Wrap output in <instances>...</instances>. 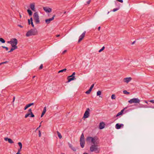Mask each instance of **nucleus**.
<instances>
[{"instance_id":"nucleus-53","label":"nucleus","mask_w":154,"mask_h":154,"mask_svg":"<svg viewBox=\"0 0 154 154\" xmlns=\"http://www.w3.org/2000/svg\"><path fill=\"white\" fill-rule=\"evenodd\" d=\"M100 26L98 28V30L99 31L100 30Z\"/></svg>"},{"instance_id":"nucleus-45","label":"nucleus","mask_w":154,"mask_h":154,"mask_svg":"<svg viewBox=\"0 0 154 154\" xmlns=\"http://www.w3.org/2000/svg\"><path fill=\"white\" fill-rule=\"evenodd\" d=\"M18 26H19V27H21V28H23V26H21V25H19H19H18Z\"/></svg>"},{"instance_id":"nucleus-24","label":"nucleus","mask_w":154,"mask_h":154,"mask_svg":"<svg viewBox=\"0 0 154 154\" xmlns=\"http://www.w3.org/2000/svg\"><path fill=\"white\" fill-rule=\"evenodd\" d=\"M57 135L59 137V138L60 139H61L62 137V136L60 133L58 131H57Z\"/></svg>"},{"instance_id":"nucleus-38","label":"nucleus","mask_w":154,"mask_h":154,"mask_svg":"<svg viewBox=\"0 0 154 154\" xmlns=\"http://www.w3.org/2000/svg\"><path fill=\"white\" fill-rule=\"evenodd\" d=\"M117 1L119 2H121V3H123V0H116Z\"/></svg>"},{"instance_id":"nucleus-7","label":"nucleus","mask_w":154,"mask_h":154,"mask_svg":"<svg viewBox=\"0 0 154 154\" xmlns=\"http://www.w3.org/2000/svg\"><path fill=\"white\" fill-rule=\"evenodd\" d=\"M140 100L137 98H134L131 99L128 101V102L130 104L133 103H139L140 102Z\"/></svg>"},{"instance_id":"nucleus-47","label":"nucleus","mask_w":154,"mask_h":154,"mask_svg":"<svg viewBox=\"0 0 154 154\" xmlns=\"http://www.w3.org/2000/svg\"><path fill=\"white\" fill-rule=\"evenodd\" d=\"M67 51L66 50H65L62 53L63 54H64L65 53H66V52Z\"/></svg>"},{"instance_id":"nucleus-2","label":"nucleus","mask_w":154,"mask_h":154,"mask_svg":"<svg viewBox=\"0 0 154 154\" xmlns=\"http://www.w3.org/2000/svg\"><path fill=\"white\" fill-rule=\"evenodd\" d=\"M8 42L10 44L12 47L8 52H11L17 48V46H16L17 43V39H12L11 41H8Z\"/></svg>"},{"instance_id":"nucleus-1","label":"nucleus","mask_w":154,"mask_h":154,"mask_svg":"<svg viewBox=\"0 0 154 154\" xmlns=\"http://www.w3.org/2000/svg\"><path fill=\"white\" fill-rule=\"evenodd\" d=\"M86 141L88 142L91 143L93 144H97L99 143V138L97 137H88L86 138Z\"/></svg>"},{"instance_id":"nucleus-14","label":"nucleus","mask_w":154,"mask_h":154,"mask_svg":"<svg viewBox=\"0 0 154 154\" xmlns=\"http://www.w3.org/2000/svg\"><path fill=\"white\" fill-rule=\"evenodd\" d=\"M30 7L31 9L34 11H35V5L34 3L31 4L30 5Z\"/></svg>"},{"instance_id":"nucleus-37","label":"nucleus","mask_w":154,"mask_h":154,"mask_svg":"<svg viewBox=\"0 0 154 154\" xmlns=\"http://www.w3.org/2000/svg\"><path fill=\"white\" fill-rule=\"evenodd\" d=\"M31 115V117H33L35 116L32 113H30V115Z\"/></svg>"},{"instance_id":"nucleus-58","label":"nucleus","mask_w":154,"mask_h":154,"mask_svg":"<svg viewBox=\"0 0 154 154\" xmlns=\"http://www.w3.org/2000/svg\"><path fill=\"white\" fill-rule=\"evenodd\" d=\"M83 154H88L87 153H84Z\"/></svg>"},{"instance_id":"nucleus-26","label":"nucleus","mask_w":154,"mask_h":154,"mask_svg":"<svg viewBox=\"0 0 154 154\" xmlns=\"http://www.w3.org/2000/svg\"><path fill=\"white\" fill-rule=\"evenodd\" d=\"M111 98L112 99H116V96L115 94H112L111 96Z\"/></svg>"},{"instance_id":"nucleus-4","label":"nucleus","mask_w":154,"mask_h":154,"mask_svg":"<svg viewBox=\"0 0 154 154\" xmlns=\"http://www.w3.org/2000/svg\"><path fill=\"white\" fill-rule=\"evenodd\" d=\"M37 34L38 32L36 29H31L27 32L26 34V36L29 37L31 35H36Z\"/></svg>"},{"instance_id":"nucleus-12","label":"nucleus","mask_w":154,"mask_h":154,"mask_svg":"<svg viewBox=\"0 0 154 154\" xmlns=\"http://www.w3.org/2000/svg\"><path fill=\"white\" fill-rule=\"evenodd\" d=\"M132 79V78L131 77L126 78L124 79V82L127 83H128Z\"/></svg>"},{"instance_id":"nucleus-6","label":"nucleus","mask_w":154,"mask_h":154,"mask_svg":"<svg viewBox=\"0 0 154 154\" xmlns=\"http://www.w3.org/2000/svg\"><path fill=\"white\" fill-rule=\"evenodd\" d=\"M80 142L81 147L82 148H83L84 146L85 141L84 135L83 133H82L81 135L80 140Z\"/></svg>"},{"instance_id":"nucleus-51","label":"nucleus","mask_w":154,"mask_h":154,"mask_svg":"<svg viewBox=\"0 0 154 154\" xmlns=\"http://www.w3.org/2000/svg\"><path fill=\"white\" fill-rule=\"evenodd\" d=\"M15 100V97H14L13 98V102H14Z\"/></svg>"},{"instance_id":"nucleus-21","label":"nucleus","mask_w":154,"mask_h":154,"mask_svg":"<svg viewBox=\"0 0 154 154\" xmlns=\"http://www.w3.org/2000/svg\"><path fill=\"white\" fill-rule=\"evenodd\" d=\"M46 111V107H45L44 108V109H43V112H42V113L41 114V117H42L43 116V115L45 113Z\"/></svg>"},{"instance_id":"nucleus-63","label":"nucleus","mask_w":154,"mask_h":154,"mask_svg":"<svg viewBox=\"0 0 154 154\" xmlns=\"http://www.w3.org/2000/svg\"><path fill=\"white\" fill-rule=\"evenodd\" d=\"M109 12H108V14H109Z\"/></svg>"},{"instance_id":"nucleus-28","label":"nucleus","mask_w":154,"mask_h":154,"mask_svg":"<svg viewBox=\"0 0 154 154\" xmlns=\"http://www.w3.org/2000/svg\"><path fill=\"white\" fill-rule=\"evenodd\" d=\"M101 92L100 91H98L97 93V96H99L101 95Z\"/></svg>"},{"instance_id":"nucleus-50","label":"nucleus","mask_w":154,"mask_h":154,"mask_svg":"<svg viewBox=\"0 0 154 154\" xmlns=\"http://www.w3.org/2000/svg\"><path fill=\"white\" fill-rule=\"evenodd\" d=\"M7 62V61H5V62H3L2 63V64H3L6 63Z\"/></svg>"},{"instance_id":"nucleus-39","label":"nucleus","mask_w":154,"mask_h":154,"mask_svg":"<svg viewBox=\"0 0 154 154\" xmlns=\"http://www.w3.org/2000/svg\"><path fill=\"white\" fill-rule=\"evenodd\" d=\"M42 67H43V65L42 64L40 66L39 68L40 69H41L42 68Z\"/></svg>"},{"instance_id":"nucleus-48","label":"nucleus","mask_w":154,"mask_h":154,"mask_svg":"<svg viewBox=\"0 0 154 154\" xmlns=\"http://www.w3.org/2000/svg\"><path fill=\"white\" fill-rule=\"evenodd\" d=\"M30 20H31V22H32L33 20H32V17H31L30 18V19H29Z\"/></svg>"},{"instance_id":"nucleus-20","label":"nucleus","mask_w":154,"mask_h":154,"mask_svg":"<svg viewBox=\"0 0 154 154\" xmlns=\"http://www.w3.org/2000/svg\"><path fill=\"white\" fill-rule=\"evenodd\" d=\"M86 32V31L84 32L79 36V38H83L85 35Z\"/></svg>"},{"instance_id":"nucleus-60","label":"nucleus","mask_w":154,"mask_h":154,"mask_svg":"<svg viewBox=\"0 0 154 154\" xmlns=\"http://www.w3.org/2000/svg\"><path fill=\"white\" fill-rule=\"evenodd\" d=\"M66 11L64 12V14H65L66 13Z\"/></svg>"},{"instance_id":"nucleus-57","label":"nucleus","mask_w":154,"mask_h":154,"mask_svg":"<svg viewBox=\"0 0 154 154\" xmlns=\"http://www.w3.org/2000/svg\"><path fill=\"white\" fill-rule=\"evenodd\" d=\"M20 18H21V16L20 14Z\"/></svg>"},{"instance_id":"nucleus-8","label":"nucleus","mask_w":154,"mask_h":154,"mask_svg":"<svg viewBox=\"0 0 154 154\" xmlns=\"http://www.w3.org/2000/svg\"><path fill=\"white\" fill-rule=\"evenodd\" d=\"M90 109L89 108H87L84 115L83 118H88L89 116V112Z\"/></svg>"},{"instance_id":"nucleus-46","label":"nucleus","mask_w":154,"mask_h":154,"mask_svg":"<svg viewBox=\"0 0 154 154\" xmlns=\"http://www.w3.org/2000/svg\"><path fill=\"white\" fill-rule=\"evenodd\" d=\"M28 24L29 25H30V20L29 19H28Z\"/></svg>"},{"instance_id":"nucleus-34","label":"nucleus","mask_w":154,"mask_h":154,"mask_svg":"<svg viewBox=\"0 0 154 154\" xmlns=\"http://www.w3.org/2000/svg\"><path fill=\"white\" fill-rule=\"evenodd\" d=\"M119 9V8H114L113 10V11H114V12H115V11L118 10Z\"/></svg>"},{"instance_id":"nucleus-54","label":"nucleus","mask_w":154,"mask_h":154,"mask_svg":"<svg viewBox=\"0 0 154 154\" xmlns=\"http://www.w3.org/2000/svg\"><path fill=\"white\" fill-rule=\"evenodd\" d=\"M20 152H19L18 151L16 153V154H19L20 153Z\"/></svg>"},{"instance_id":"nucleus-9","label":"nucleus","mask_w":154,"mask_h":154,"mask_svg":"<svg viewBox=\"0 0 154 154\" xmlns=\"http://www.w3.org/2000/svg\"><path fill=\"white\" fill-rule=\"evenodd\" d=\"M55 17V15H54L52 18L46 19L45 20V23L47 24H49L50 23V22L51 21L54 20V17Z\"/></svg>"},{"instance_id":"nucleus-43","label":"nucleus","mask_w":154,"mask_h":154,"mask_svg":"<svg viewBox=\"0 0 154 154\" xmlns=\"http://www.w3.org/2000/svg\"><path fill=\"white\" fill-rule=\"evenodd\" d=\"M150 102L152 103H154V100H152L149 101Z\"/></svg>"},{"instance_id":"nucleus-62","label":"nucleus","mask_w":154,"mask_h":154,"mask_svg":"<svg viewBox=\"0 0 154 154\" xmlns=\"http://www.w3.org/2000/svg\"><path fill=\"white\" fill-rule=\"evenodd\" d=\"M1 38H0V39H1Z\"/></svg>"},{"instance_id":"nucleus-23","label":"nucleus","mask_w":154,"mask_h":154,"mask_svg":"<svg viewBox=\"0 0 154 154\" xmlns=\"http://www.w3.org/2000/svg\"><path fill=\"white\" fill-rule=\"evenodd\" d=\"M75 78L74 76H73V77H72V78H69L68 79V82H69L70 81L74 80L75 79Z\"/></svg>"},{"instance_id":"nucleus-3","label":"nucleus","mask_w":154,"mask_h":154,"mask_svg":"<svg viewBox=\"0 0 154 154\" xmlns=\"http://www.w3.org/2000/svg\"><path fill=\"white\" fill-rule=\"evenodd\" d=\"M90 149L91 152L98 153L100 152V148L97 144H92L90 146Z\"/></svg>"},{"instance_id":"nucleus-55","label":"nucleus","mask_w":154,"mask_h":154,"mask_svg":"<svg viewBox=\"0 0 154 154\" xmlns=\"http://www.w3.org/2000/svg\"><path fill=\"white\" fill-rule=\"evenodd\" d=\"M41 126V125L40 124V125H39V127H38V128L37 129H38V128H39Z\"/></svg>"},{"instance_id":"nucleus-18","label":"nucleus","mask_w":154,"mask_h":154,"mask_svg":"<svg viewBox=\"0 0 154 154\" xmlns=\"http://www.w3.org/2000/svg\"><path fill=\"white\" fill-rule=\"evenodd\" d=\"M126 108H125L124 109H122L120 112H119L116 115V116H119L120 115H122L123 112L125 109Z\"/></svg>"},{"instance_id":"nucleus-10","label":"nucleus","mask_w":154,"mask_h":154,"mask_svg":"<svg viewBox=\"0 0 154 154\" xmlns=\"http://www.w3.org/2000/svg\"><path fill=\"white\" fill-rule=\"evenodd\" d=\"M44 10L46 12L50 13L52 9L48 7H44L43 8Z\"/></svg>"},{"instance_id":"nucleus-16","label":"nucleus","mask_w":154,"mask_h":154,"mask_svg":"<svg viewBox=\"0 0 154 154\" xmlns=\"http://www.w3.org/2000/svg\"><path fill=\"white\" fill-rule=\"evenodd\" d=\"M105 124L103 122H101L99 127V128L100 129H102L104 128Z\"/></svg>"},{"instance_id":"nucleus-32","label":"nucleus","mask_w":154,"mask_h":154,"mask_svg":"<svg viewBox=\"0 0 154 154\" xmlns=\"http://www.w3.org/2000/svg\"><path fill=\"white\" fill-rule=\"evenodd\" d=\"M75 75V72H74L72 73V75L69 76L68 77H73V76H74V75Z\"/></svg>"},{"instance_id":"nucleus-35","label":"nucleus","mask_w":154,"mask_h":154,"mask_svg":"<svg viewBox=\"0 0 154 154\" xmlns=\"http://www.w3.org/2000/svg\"><path fill=\"white\" fill-rule=\"evenodd\" d=\"M2 47H3V48L6 49L7 51H8V47H5V46H2Z\"/></svg>"},{"instance_id":"nucleus-44","label":"nucleus","mask_w":154,"mask_h":154,"mask_svg":"<svg viewBox=\"0 0 154 154\" xmlns=\"http://www.w3.org/2000/svg\"><path fill=\"white\" fill-rule=\"evenodd\" d=\"M82 39H79L78 41V43H79L82 40Z\"/></svg>"},{"instance_id":"nucleus-31","label":"nucleus","mask_w":154,"mask_h":154,"mask_svg":"<svg viewBox=\"0 0 154 154\" xmlns=\"http://www.w3.org/2000/svg\"><path fill=\"white\" fill-rule=\"evenodd\" d=\"M30 115V113H28L27 114H26L25 116V118H26L28 117Z\"/></svg>"},{"instance_id":"nucleus-19","label":"nucleus","mask_w":154,"mask_h":154,"mask_svg":"<svg viewBox=\"0 0 154 154\" xmlns=\"http://www.w3.org/2000/svg\"><path fill=\"white\" fill-rule=\"evenodd\" d=\"M18 144L20 146V148L18 149V151L19 152H20L22 147V143L20 142H18Z\"/></svg>"},{"instance_id":"nucleus-27","label":"nucleus","mask_w":154,"mask_h":154,"mask_svg":"<svg viewBox=\"0 0 154 154\" xmlns=\"http://www.w3.org/2000/svg\"><path fill=\"white\" fill-rule=\"evenodd\" d=\"M69 147L72 149V150H73L74 151H76V149L74 147H73L72 146L70 145H69Z\"/></svg>"},{"instance_id":"nucleus-29","label":"nucleus","mask_w":154,"mask_h":154,"mask_svg":"<svg viewBox=\"0 0 154 154\" xmlns=\"http://www.w3.org/2000/svg\"><path fill=\"white\" fill-rule=\"evenodd\" d=\"M105 48V47L104 46H103L101 49L99 51V52H101L103 50H104Z\"/></svg>"},{"instance_id":"nucleus-30","label":"nucleus","mask_w":154,"mask_h":154,"mask_svg":"<svg viewBox=\"0 0 154 154\" xmlns=\"http://www.w3.org/2000/svg\"><path fill=\"white\" fill-rule=\"evenodd\" d=\"M123 92L125 94H129V93L127 92L126 90H124L123 91Z\"/></svg>"},{"instance_id":"nucleus-61","label":"nucleus","mask_w":154,"mask_h":154,"mask_svg":"<svg viewBox=\"0 0 154 154\" xmlns=\"http://www.w3.org/2000/svg\"><path fill=\"white\" fill-rule=\"evenodd\" d=\"M2 63H0V65H2Z\"/></svg>"},{"instance_id":"nucleus-33","label":"nucleus","mask_w":154,"mask_h":154,"mask_svg":"<svg viewBox=\"0 0 154 154\" xmlns=\"http://www.w3.org/2000/svg\"><path fill=\"white\" fill-rule=\"evenodd\" d=\"M0 41L2 43H4L5 42V41L4 39H0Z\"/></svg>"},{"instance_id":"nucleus-15","label":"nucleus","mask_w":154,"mask_h":154,"mask_svg":"<svg viewBox=\"0 0 154 154\" xmlns=\"http://www.w3.org/2000/svg\"><path fill=\"white\" fill-rule=\"evenodd\" d=\"M4 140L6 141H8V142L10 143H14L12 140L10 138L5 137L4 138Z\"/></svg>"},{"instance_id":"nucleus-52","label":"nucleus","mask_w":154,"mask_h":154,"mask_svg":"<svg viewBox=\"0 0 154 154\" xmlns=\"http://www.w3.org/2000/svg\"><path fill=\"white\" fill-rule=\"evenodd\" d=\"M60 36V35H56V37H58Z\"/></svg>"},{"instance_id":"nucleus-42","label":"nucleus","mask_w":154,"mask_h":154,"mask_svg":"<svg viewBox=\"0 0 154 154\" xmlns=\"http://www.w3.org/2000/svg\"><path fill=\"white\" fill-rule=\"evenodd\" d=\"M91 1V0H89V1H87V4H89L90 3Z\"/></svg>"},{"instance_id":"nucleus-59","label":"nucleus","mask_w":154,"mask_h":154,"mask_svg":"<svg viewBox=\"0 0 154 154\" xmlns=\"http://www.w3.org/2000/svg\"><path fill=\"white\" fill-rule=\"evenodd\" d=\"M42 121L40 123V124L41 125V124H42Z\"/></svg>"},{"instance_id":"nucleus-22","label":"nucleus","mask_w":154,"mask_h":154,"mask_svg":"<svg viewBox=\"0 0 154 154\" xmlns=\"http://www.w3.org/2000/svg\"><path fill=\"white\" fill-rule=\"evenodd\" d=\"M27 12L28 13L29 15V16H30L32 15V11L30 10L29 9H28L27 10Z\"/></svg>"},{"instance_id":"nucleus-64","label":"nucleus","mask_w":154,"mask_h":154,"mask_svg":"<svg viewBox=\"0 0 154 154\" xmlns=\"http://www.w3.org/2000/svg\"><path fill=\"white\" fill-rule=\"evenodd\" d=\"M62 154H65L64 153H62Z\"/></svg>"},{"instance_id":"nucleus-41","label":"nucleus","mask_w":154,"mask_h":154,"mask_svg":"<svg viewBox=\"0 0 154 154\" xmlns=\"http://www.w3.org/2000/svg\"><path fill=\"white\" fill-rule=\"evenodd\" d=\"M41 136V132L40 131H39V137H40Z\"/></svg>"},{"instance_id":"nucleus-36","label":"nucleus","mask_w":154,"mask_h":154,"mask_svg":"<svg viewBox=\"0 0 154 154\" xmlns=\"http://www.w3.org/2000/svg\"><path fill=\"white\" fill-rule=\"evenodd\" d=\"M32 109H29V110H28V112L29 113H32Z\"/></svg>"},{"instance_id":"nucleus-49","label":"nucleus","mask_w":154,"mask_h":154,"mask_svg":"<svg viewBox=\"0 0 154 154\" xmlns=\"http://www.w3.org/2000/svg\"><path fill=\"white\" fill-rule=\"evenodd\" d=\"M136 42V41H134L132 43V45H133Z\"/></svg>"},{"instance_id":"nucleus-11","label":"nucleus","mask_w":154,"mask_h":154,"mask_svg":"<svg viewBox=\"0 0 154 154\" xmlns=\"http://www.w3.org/2000/svg\"><path fill=\"white\" fill-rule=\"evenodd\" d=\"M124 127V125L123 124H119V123H117L116 125V128L117 129H119L121 127Z\"/></svg>"},{"instance_id":"nucleus-56","label":"nucleus","mask_w":154,"mask_h":154,"mask_svg":"<svg viewBox=\"0 0 154 154\" xmlns=\"http://www.w3.org/2000/svg\"><path fill=\"white\" fill-rule=\"evenodd\" d=\"M145 103H148L146 101H145Z\"/></svg>"},{"instance_id":"nucleus-13","label":"nucleus","mask_w":154,"mask_h":154,"mask_svg":"<svg viewBox=\"0 0 154 154\" xmlns=\"http://www.w3.org/2000/svg\"><path fill=\"white\" fill-rule=\"evenodd\" d=\"M94 84H93V85H92L90 89L88 90L87 91H86L85 92V93L86 94H90V92H91V91L92 90V89L94 87Z\"/></svg>"},{"instance_id":"nucleus-25","label":"nucleus","mask_w":154,"mask_h":154,"mask_svg":"<svg viewBox=\"0 0 154 154\" xmlns=\"http://www.w3.org/2000/svg\"><path fill=\"white\" fill-rule=\"evenodd\" d=\"M66 70V69H62V70L59 71L58 72V73H60V72H65Z\"/></svg>"},{"instance_id":"nucleus-5","label":"nucleus","mask_w":154,"mask_h":154,"mask_svg":"<svg viewBox=\"0 0 154 154\" xmlns=\"http://www.w3.org/2000/svg\"><path fill=\"white\" fill-rule=\"evenodd\" d=\"M33 19L35 22L36 24L40 23V21L39 19V16L37 12H35L33 14Z\"/></svg>"},{"instance_id":"nucleus-17","label":"nucleus","mask_w":154,"mask_h":154,"mask_svg":"<svg viewBox=\"0 0 154 154\" xmlns=\"http://www.w3.org/2000/svg\"><path fill=\"white\" fill-rule=\"evenodd\" d=\"M34 104V103H31L27 105L25 107L24 110H26L30 106H32V105H33Z\"/></svg>"},{"instance_id":"nucleus-40","label":"nucleus","mask_w":154,"mask_h":154,"mask_svg":"<svg viewBox=\"0 0 154 154\" xmlns=\"http://www.w3.org/2000/svg\"><path fill=\"white\" fill-rule=\"evenodd\" d=\"M31 25L33 27H34V25L33 24V22H31Z\"/></svg>"}]
</instances>
